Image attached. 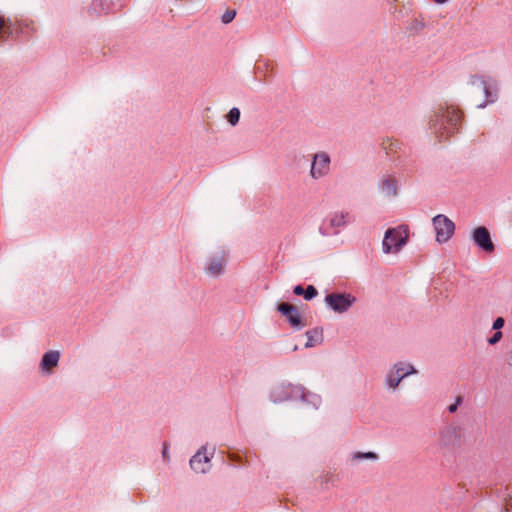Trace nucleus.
<instances>
[{"mask_svg":"<svg viewBox=\"0 0 512 512\" xmlns=\"http://www.w3.org/2000/svg\"><path fill=\"white\" fill-rule=\"evenodd\" d=\"M297 349H298V346H297V345H295V346L293 347V351H296Z\"/></svg>","mask_w":512,"mask_h":512,"instance_id":"nucleus-33","label":"nucleus"},{"mask_svg":"<svg viewBox=\"0 0 512 512\" xmlns=\"http://www.w3.org/2000/svg\"><path fill=\"white\" fill-rule=\"evenodd\" d=\"M379 456L375 452H355L352 456L353 460L361 461V460H378Z\"/></svg>","mask_w":512,"mask_h":512,"instance_id":"nucleus-21","label":"nucleus"},{"mask_svg":"<svg viewBox=\"0 0 512 512\" xmlns=\"http://www.w3.org/2000/svg\"><path fill=\"white\" fill-rule=\"evenodd\" d=\"M357 299L350 293L332 292L326 295L325 303L335 313L347 312L355 303Z\"/></svg>","mask_w":512,"mask_h":512,"instance_id":"nucleus-6","label":"nucleus"},{"mask_svg":"<svg viewBox=\"0 0 512 512\" xmlns=\"http://www.w3.org/2000/svg\"><path fill=\"white\" fill-rule=\"evenodd\" d=\"M191 468L197 473H205L210 468V458L206 449H200L190 460Z\"/></svg>","mask_w":512,"mask_h":512,"instance_id":"nucleus-14","label":"nucleus"},{"mask_svg":"<svg viewBox=\"0 0 512 512\" xmlns=\"http://www.w3.org/2000/svg\"><path fill=\"white\" fill-rule=\"evenodd\" d=\"M460 441L459 428L457 426H447L440 431L439 445L443 448H453Z\"/></svg>","mask_w":512,"mask_h":512,"instance_id":"nucleus-12","label":"nucleus"},{"mask_svg":"<svg viewBox=\"0 0 512 512\" xmlns=\"http://www.w3.org/2000/svg\"><path fill=\"white\" fill-rule=\"evenodd\" d=\"M277 311L286 318L292 328L301 330L306 326V323L301 317L297 306L288 302H282L278 304Z\"/></svg>","mask_w":512,"mask_h":512,"instance_id":"nucleus-9","label":"nucleus"},{"mask_svg":"<svg viewBox=\"0 0 512 512\" xmlns=\"http://www.w3.org/2000/svg\"><path fill=\"white\" fill-rule=\"evenodd\" d=\"M463 402V397L462 396H457L456 399H455V402L451 405L448 406V411L450 413H455L459 407V405H461Z\"/></svg>","mask_w":512,"mask_h":512,"instance_id":"nucleus-23","label":"nucleus"},{"mask_svg":"<svg viewBox=\"0 0 512 512\" xmlns=\"http://www.w3.org/2000/svg\"><path fill=\"white\" fill-rule=\"evenodd\" d=\"M449 0H434L435 3L437 4H444L446 2H448Z\"/></svg>","mask_w":512,"mask_h":512,"instance_id":"nucleus-31","label":"nucleus"},{"mask_svg":"<svg viewBox=\"0 0 512 512\" xmlns=\"http://www.w3.org/2000/svg\"><path fill=\"white\" fill-rule=\"evenodd\" d=\"M432 226L438 244L447 243L455 232V223L444 214H438L432 218Z\"/></svg>","mask_w":512,"mask_h":512,"instance_id":"nucleus-5","label":"nucleus"},{"mask_svg":"<svg viewBox=\"0 0 512 512\" xmlns=\"http://www.w3.org/2000/svg\"><path fill=\"white\" fill-rule=\"evenodd\" d=\"M226 457H228L231 461H234V455L230 453H226Z\"/></svg>","mask_w":512,"mask_h":512,"instance_id":"nucleus-32","label":"nucleus"},{"mask_svg":"<svg viewBox=\"0 0 512 512\" xmlns=\"http://www.w3.org/2000/svg\"><path fill=\"white\" fill-rule=\"evenodd\" d=\"M162 454H163L164 458H167V446L166 445H164V447H163Z\"/></svg>","mask_w":512,"mask_h":512,"instance_id":"nucleus-30","label":"nucleus"},{"mask_svg":"<svg viewBox=\"0 0 512 512\" xmlns=\"http://www.w3.org/2000/svg\"><path fill=\"white\" fill-rule=\"evenodd\" d=\"M462 115L454 107H440L429 119L430 130L442 138L453 134L458 130Z\"/></svg>","mask_w":512,"mask_h":512,"instance_id":"nucleus-1","label":"nucleus"},{"mask_svg":"<svg viewBox=\"0 0 512 512\" xmlns=\"http://www.w3.org/2000/svg\"><path fill=\"white\" fill-rule=\"evenodd\" d=\"M293 293L297 296H303L307 301L312 300L318 295V291L313 285H308L306 288L302 285H296L293 288Z\"/></svg>","mask_w":512,"mask_h":512,"instance_id":"nucleus-19","label":"nucleus"},{"mask_svg":"<svg viewBox=\"0 0 512 512\" xmlns=\"http://www.w3.org/2000/svg\"><path fill=\"white\" fill-rule=\"evenodd\" d=\"M417 373L418 371L412 364L402 361L397 362L387 371L385 385L388 389L396 390L404 378Z\"/></svg>","mask_w":512,"mask_h":512,"instance_id":"nucleus-3","label":"nucleus"},{"mask_svg":"<svg viewBox=\"0 0 512 512\" xmlns=\"http://www.w3.org/2000/svg\"><path fill=\"white\" fill-rule=\"evenodd\" d=\"M236 16V10L226 9V24L231 22Z\"/></svg>","mask_w":512,"mask_h":512,"instance_id":"nucleus-26","label":"nucleus"},{"mask_svg":"<svg viewBox=\"0 0 512 512\" xmlns=\"http://www.w3.org/2000/svg\"><path fill=\"white\" fill-rule=\"evenodd\" d=\"M240 120V110L236 107L232 108L228 114H226V121L232 126H236Z\"/></svg>","mask_w":512,"mask_h":512,"instance_id":"nucleus-22","label":"nucleus"},{"mask_svg":"<svg viewBox=\"0 0 512 512\" xmlns=\"http://www.w3.org/2000/svg\"><path fill=\"white\" fill-rule=\"evenodd\" d=\"M60 359V353L58 351L46 352L41 360L40 366L43 371L51 373L52 369L55 368Z\"/></svg>","mask_w":512,"mask_h":512,"instance_id":"nucleus-16","label":"nucleus"},{"mask_svg":"<svg viewBox=\"0 0 512 512\" xmlns=\"http://www.w3.org/2000/svg\"><path fill=\"white\" fill-rule=\"evenodd\" d=\"M507 363L512 366V349L507 353Z\"/></svg>","mask_w":512,"mask_h":512,"instance_id":"nucleus-28","label":"nucleus"},{"mask_svg":"<svg viewBox=\"0 0 512 512\" xmlns=\"http://www.w3.org/2000/svg\"><path fill=\"white\" fill-rule=\"evenodd\" d=\"M332 481V477L329 476H322L321 477V485H327L328 482Z\"/></svg>","mask_w":512,"mask_h":512,"instance_id":"nucleus-27","label":"nucleus"},{"mask_svg":"<svg viewBox=\"0 0 512 512\" xmlns=\"http://www.w3.org/2000/svg\"><path fill=\"white\" fill-rule=\"evenodd\" d=\"M474 243L483 251L492 253L495 245L492 242L490 232L485 226H479L472 233Z\"/></svg>","mask_w":512,"mask_h":512,"instance_id":"nucleus-11","label":"nucleus"},{"mask_svg":"<svg viewBox=\"0 0 512 512\" xmlns=\"http://www.w3.org/2000/svg\"><path fill=\"white\" fill-rule=\"evenodd\" d=\"M505 324V320L503 317H498L494 320L493 322V325H492V329L493 330H496V331H499Z\"/></svg>","mask_w":512,"mask_h":512,"instance_id":"nucleus-25","label":"nucleus"},{"mask_svg":"<svg viewBox=\"0 0 512 512\" xmlns=\"http://www.w3.org/2000/svg\"><path fill=\"white\" fill-rule=\"evenodd\" d=\"M470 84L479 91H483L485 95V101L478 104L477 108L483 109L498 99V85L494 79L486 80L483 76L474 75L470 79Z\"/></svg>","mask_w":512,"mask_h":512,"instance_id":"nucleus-4","label":"nucleus"},{"mask_svg":"<svg viewBox=\"0 0 512 512\" xmlns=\"http://www.w3.org/2000/svg\"><path fill=\"white\" fill-rule=\"evenodd\" d=\"M415 25L417 28H420V29H422L425 26V24L422 21H418V20L415 21Z\"/></svg>","mask_w":512,"mask_h":512,"instance_id":"nucleus-29","label":"nucleus"},{"mask_svg":"<svg viewBox=\"0 0 512 512\" xmlns=\"http://www.w3.org/2000/svg\"><path fill=\"white\" fill-rule=\"evenodd\" d=\"M307 342L305 343L306 348L313 347L320 344L323 341V330L322 328L315 327L306 332Z\"/></svg>","mask_w":512,"mask_h":512,"instance_id":"nucleus-18","label":"nucleus"},{"mask_svg":"<svg viewBox=\"0 0 512 512\" xmlns=\"http://www.w3.org/2000/svg\"><path fill=\"white\" fill-rule=\"evenodd\" d=\"M223 269V258L213 257L209 259L205 272L210 277H218L221 275Z\"/></svg>","mask_w":512,"mask_h":512,"instance_id":"nucleus-17","label":"nucleus"},{"mask_svg":"<svg viewBox=\"0 0 512 512\" xmlns=\"http://www.w3.org/2000/svg\"><path fill=\"white\" fill-rule=\"evenodd\" d=\"M346 226L344 213L330 214L319 227V233L322 236H331L339 234L341 228Z\"/></svg>","mask_w":512,"mask_h":512,"instance_id":"nucleus-8","label":"nucleus"},{"mask_svg":"<svg viewBox=\"0 0 512 512\" xmlns=\"http://www.w3.org/2000/svg\"><path fill=\"white\" fill-rule=\"evenodd\" d=\"M330 156L326 152H319L313 155L310 169V176L319 179L326 176L330 170Z\"/></svg>","mask_w":512,"mask_h":512,"instance_id":"nucleus-10","label":"nucleus"},{"mask_svg":"<svg viewBox=\"0 0 512 512\" xmlns=\"http://www.w3.org/2000/svg\"><path fill=\"white\" fill-rule=\"evenodd\" d=\"M300 399L306 406L318 409L321 405L322 399L319 395L307 391L301 386V392L296 394V400Z\"/></svg>","mask_w":512,"mask_h":512,"instance_id":"nucleus-15","label":"nucleus"},{"mask_svg":"<svg viewBox=\"0 0 512 512\" xmlns=\"http://www.w3.org/2000/svg\"><path fill=\"white\" fill-rule=\"evenodd\" d=\"M502 332L496 331L490 338H488L487 342L489 345H495L502 339Z\"/></svg>","mask_w":512,"mask_h":512,"instance_id":"nucleus-24","label":"nucleus"},{"mask_svg":"<svg viewBox=\"0 0 512 512\" xmlns=\"http://www.w3.org/2000/svg\"><path fill=\"white\" fill-rule=\"evenodd\" d=\"M301 392L300 385L291 383H279L274 385L269 392V399L275 404L296 400V394Z\"/></svg>","mask_w":512,"mask_h":512,"instance_id":"nucleus-7","label":"nucleus"},{"mask_svg":"<svg viewBox=\"0 0 512 512\" xmlns=\"http://www.w3.org/2000/svg\"><path fill=\"white\" fill-rule=\"evenodd\" d=\"M378 188L385 197L394 198L398 193V181L392 175H384L379 180Z\"/></svg>","mask_w":512,"mask_h":512,"instance_id":"nucleus-13","label":"nucleus"},{"mask_svg":"<svg viewBox=\"0 0 512 512\" xmlns=\"http://www.w3.org/2000/svg\"><path fill=\"white\" fill-rule=\"evenodd\" d=\"M382 147L387 153H396L401 150L402 142L392 138H386L382 142Z\"/></svg>","mask_w":512,"mask_h":512,"instance_id":"nucleus-20","label":"nucleus"},{"mask_svg":"<svg viewBox=\"0 0 512 512\" xmlns=\"http://www.w3.org/2000/svg\"><path fill=\"white\" fill-rule=\"evenodd\" d=\"M408 241V227L400 225L396 228H389L384 234L382 250L385 254L397 253Z\"/></svg>","mask_w":512,"mask_h":512,"instance_id":"nucleus-2","label":"nucleus"}]
</instances>
